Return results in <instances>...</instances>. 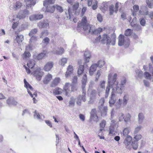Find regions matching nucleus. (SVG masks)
<instances>
[{
  "mask_svg": "<svg viewBox=\"0 0 153 153\" xmlns=\"http://www.w3.org/2000/svg\"><path fill=\"white\" fill-rule=\"evenodd\" d=\"M80 28H82L85 31L88 29V32L92 35L99 34L103 30V29L99 27L96 29L95 26L92 25H90L87 23V20L86 16H84L81 20L78 23L77 29L79 30Z\"/></svg>",
  "mask_w": 153,
  "mask_h": 153,
  "instance_id": "nucleus-1",
  "label": "nucleus"
},
{
  "mask_svg": "<svg viewBox=\"0 0 153 153\" xmlns=\"http://www.w3.org/2000/svg\"><path fill=\"white\" fill-rule=\"evenodd\" d=\"M117 74H115L113 77H111V74H109L108 78L109 80V85L107 86L105 90V97H107L109 95V92L111 88V86H112L116 82L117 79Z\"/></svg>",
  "mask_w": 153,
  "mask_h": 153,
  "instance_id": "nucleus-2",
  "label": "nucleus"
},
{
  "mask_svg": "<svg viewBox=\"0 0 153 153\" xmlns=\"http://www.w3.org/2000/svg\"><path fill=\"white\" fill-rule=\"evenodd\" d=\"M114 89H113V91L111 92V94L110 97L109 103L110 106H112L115 104L116 106L118 108L120 107L122 104V100L119 99L116 102V101L117 99L116 96L114 92Z\"/></svg>",
  "mask_w": 153,
  "mask_h": 153,
  "instance_id": "nucleus-3",
  "label": "nucleus"
},
{
  "mask_svg": "<svg viewBox=\"0 0 153 153\" xmlns=\"http://www.w3.org/2000/svg\"><path fill=\"white\" fill-rule=\"evenodd\" d=\"M77 90V88L76 86L69 82L66 83L63 88V91L66 96H69L71 92L76 91Z\"/></svg>",
  "mask_w": 153,
  "mask_h": 153,
  "instance_id": "nucleus-4",
  "label": "nucleus"
},
{
  "mask_svg": "<svg viewBox=\"0 0 153 153\" xmlns=\"http://www.w3.org/2000/svg\"><path fill=\"white\" fill-rule=\"evenodd\" d=\"M130 43V41L128 38L125 37L122 34H120L118 37V44L119 46L124 45L125 47L129 46Z\"/></svg>",
  "mask_w": 153,
  "mask_h": 153,
  "instance_id": "nucleus-5",
  "label": "nucleus"
},
{
  "mask_svg": "<svg viewBox=\"0 0 153 153\" xmlns=\"http://www.w3.org/2000/svg\"><path fill=\"white\" fill-rule=\"evenodd\" d=\"M101 41L102 44H104L106 43L107 44H109L111 42V40L110 37L108 36L106 34H103L102 37L101 35H99L95 39V42H98Z\"/></svg>",
  "mask_w": 153,
  "mask_h": 153,
  "instance_id": "nucleus-6",
  "label": "nucleus"
},
{
  "mask_svg": "<svg viewBox=\"0 0 153 153\" xmlns=\"http://www.w3.org/2000/svg\"><path fill=\"white\" fill-rule=\"evenodd\" d=\"M24 86L26 88L27 90L28 93L32 97H33V93L35 95V97L37 96V92L35 91L33 88L31 86V85L26 81V79H25L24 80Z\"/></svg>",
  "mask_w": 153,
  "mask_h": 153,
  "instance_id": "nucleus-7",
  "label": "nucleus"
},
{
  "mask_svg": "<svg viewBox=\"0 0 153 153\" xmlns=\"http://www.w3.org/2000/svg\"><path fill=\"white\" fill-rule=\"evenodd\" d=\"M31 73L33 76L35 77L36 79L38 81L41 80L44 75V72L41 71L40 68L39 67H37L35 70Z\"/></svg>",
  "mask_w": 153,
  "mask_h": 153,
  "instance_id": "nucleus-8",
  "label": "nucleus"
},
{
  "mask_svg": "<svg viewBox=\"0 0 153 153\" xmlns=\"http://www.w3.org/2000/svg\"><path fill=\"white\" fill-rule=\"evenodd\" d=\"M126 82V80L125 78H123L121 80L120 83L118 85L117 83L116 88V91L117 93L121 94L122 93L124 88V85Z\"/></svg>",
  "mask_w": 153,
  "mask_h": 153,
  "instance_id": "nucleus-9",
  "label": "nucleus"
},
{
  "mask_svg": "<svg viewBox=\"0 0 153 153\" xmlns=\"http://www.w3.org/2000/svg\"><path fill=\"white\" fill-rule=\"evenodd\" d=\"M35 61L33 59L29 60L27 64V65L28 68H27L25 65H24V67L26 69V71L28 74L31 73V71L29 68L32 69L33 68L35 65Z\"/></svg>",
  "mask_w": 153,
  "mask_h": 153,
  "instance_id": "nucleus-10",
  "label": "nucleus"
},
{
  "mask_svg": "<svg viewBox=\"0 0 153 153\" xmlns=\"http://www.w3.org/2000/svg\"><path fill=\"white\" fill-rule=\"evenodd\" d=\"M105 101L104 99L100 100V103L101 102V104L98 107L99 109L100 110L102 116H105L106 115L108 108L107 106H104Z\"/></svg>",
  "mask_w": 153,
  "mask_h": 153,
  "instance_id": "nucleus-11",
  "label": "nucleus"
},
{
  "mask_svg": "<svg viewBox=\"0 0 153 153\" xmlns=\"http://www.w3.org/2000/svg\"><path fill=\"white\" fill-rule=\"evenodd\" d=\"M97 92L95 90H92L91 92L89 95L90 103H92L96 100L97 98Z\"/></svg>",
  "mask_w": 153,
  "mask_h": 153,
  "instance_id": "nucleus-12",
  "label": "nucleus"
},
{
  "mask_svg": "<svg viewBox=\"0 0 153 153\" xmlns=\"http://www.w3.org/2000/svg\"><path fill=\"white\" fill-rule=\"evenodd\" d=\"M119 3L117 2L115 5V7L113 5H111L109 7V13L110 15H112L115 13H117L118 10Z\"/></svg>",
  "mask_w": 153,
  "mask_h": 153,
  "instance_id": "nucleus-13",
  "label": "nucleus"
},
{
  "mask_svg": "<svg viewBox=\"0 0 153 153\" xmlns=\"http://www.w3.org/2000/svg\"><path fill=\"white\" fill-rule=\"evenodd\" d=\"M53 65L54 63L53 62H48L44 65L43 70L45 71L48 72L51 70L53 66Z\"/></svg>",
  "mask_w": 153,
  "mask_h": 153,
  "instance_id": "nucleus-14",
  "label": "nucleus"
},
{
  "mask_svg": "<svg viewBox=\"0 0 153 153\" xmlns=\"http://www.w3.org/2000/svg\"><path fill=\"white\" fill-rule=\"evenodd\" d=\"M52 78V75L50 73H48L45 76L43 82L44 84H47L51 81Z\"/></svg>",
  "mask_w": 153,
  "mask_h": 153,
  "instance_id": "nucleus-15",
  "label": "nucleus"
},
{
  "mask_svg": "<svg viewBox=\"0 0 153 153\" xmlns=\"http://www.w3.org/2000/svg\"><path fill=\"white\" fill-rule=\"evenodd\" d=\"M61 79L59 77L55 78L51 82L50 86L51 87H55L60 82Z\"/></svg>",
  "mask_w": 153,
  "mask_h": 153,
  "instance_id": "nucleus-16",
  "label": "nucleus"
},
{
  "mask_svg": "<svg viewBox=\"0 0 153 153\" xmlns=\"http://www.w3.org/2000/svg\"><path fill=\"white\" fill-rule=\"evenodd\" d=\"M73 66L71 65H69L67 69V71L65 74V77H67L70 76L73 73Z\"/></svg>",
  "mask_w": 153,
  "mask_h": 153,
  "instance_id": "nucleus-17",
  "label": "nucleus"
},
{
  "mask_svg": "<svg viewBox=\"0 0 153 153\" xmlns=\"http://www.w3.org/2000/svg\"><path fill=\"white\" fill-rule=\"evenodd\" d=\"M43 17V16L42 14H38L34 15L30 17V19L31 21L34 20H39Z\"/></svg>",
  "mask_w": 153,
  "mask_h": 153,
  "instance_id": "nucleus-18",
  "label": "nucleus"
},
{
  "mask_svg": "<svg viewBox=\"0 0 153 153\" xmlns=\"http://www.w3.org/2000/svg\"><path fill=\"white\" fill-rule=\"evenodd\" d=\"M132 140V137L130 135H128L125 140L124 143L127 146L131 144Z\"/></svg>",
  "mask_w": 153,
  "mask_h": 153,
  "instance_id": "nucleus-19",
  "label": "nucleus"
},
{
  "mask_svg": "<svg viewBox=\"0 0 153 153\" xmlns=\"http://www.w3.org/2000/svg\"><path fill=\"white\" fill-rule=\"evenodd\" d=\"M47 53L46 51H44L38 54L36 57V58L38 60H41L46 56Z\"/></svg>",
  "mask_w": 153,
  "mask_h": 153,
  "instance_id": "nucleus-20",
  "label": "nucleus"
},
{
  "mask_svg": "<svg viewBox=\"0 0 153 153\" xmlns=\"http://www.w3.org/2000/svg\"><path fill=\"white\" fill-rule=\"evenodd\" d=\"M46 11L51 13H53L55 10V6L54 5H48L46 7Z\"/></svg>",
  "mask_w": 153,
  "mask_h": 153,
  "instance_id": "nucleus-21",
  "label": "nucleus"
},
{
  "mask_svg": "<svg viewBox=\"0 0 153 153\" xmlns=\"http://www.w3.org/2000/svg\"><path fill=\"white\" fill-rule=\"evenodd\" d=\"M36 0H24L27 6H34L36 3Z\"/></svg>",
  "mask_w": 153,
  "mask_h": 153,
  "instance_id": "nucleus-22",
  "label": "nucleus"
},
{
  "mask_svg": "<svg viewBox=\"0 0 153 153\" xmlns=\"http://www.w3.org/2000/svg\"><path fill=\"white\" fill-rule=\"evenodd\" d=\"M97 67L96 64H93L91 66L89 71V74L91 75H93L94 72L96 70Z\"/></svg>",
  "mask_w": 153,
  "mask_h": 153,
  "instance_id": "nucleus-23",
  "label": "nucleus"
},
{
  "mask_svg": "<svg viewBox=\"0 0 153 153\" xmlns=\"http://www.w3.org/2000/svg\"><path fill=\"white\" fill-rule=\"evenodd\" d=\"M87 76L86 74H85L82 77V88L83 89H84L86 83L87 82Z\"/></svg>",
  "mask_w": 153,
  "mask_h": 153,
  "instance_id": "nucleus-24",
  "label": "nucleus"
},
{
  "mask_svg": "<svg viewBox=\"0 0 153 153\" xmlns=\"http://www.w3.org/2000/svg\"><path fill=\"white\" fill-rule=\"evenodd\" d=\"M55 2V0H45L43 1V5L45 7L53 4Z\"/></svg>",
  "mask_w": 153,
  "mask_h": 153,
  "instance_id": "nucleus-25",
  "label": "nucleus"
},
{
  "mask_svg": "<svg viewBox=\"0 0 153 153\" xmlns=\"http://www.w3.org/2000/svg\"><path fill=\"white\" fill-rule=\"evenodd\" d=\"M24 39V36L22 35H17L16 38L17 42L19 44L22 43Z\"/></svg>",
  "mask_w": 153,
  "mask_h": 153,
  "instance_id": "nucleus-26",
  "label": "nucleus"
},
{
  "mask_svg": "<svg viewBox=\"0 0 153 153\" xmlns=\"http://www.w3.org/2000/svg\"><path fill=\"white\" fill-rule=\"evenodd\" d=\"M38 26L40 28L49 27V24L48 23L40 22L38 24Z\"/></svg>",
  "mask_w": 153,
  "mask_h": 153,
  "instance_id": "nucleus-27",
  "label": "nucleus"
},
{
  "mask_svg": "<svg viewBox=\"0 0 153 153\" xmlns=\"http://www.w3.org/2000/svg\"><path fill=\"white\" fill-rule=\"evenodd\" d=\"M62 93V89L59 87L56 88L53 91V93L55 95L61 94Z\"/></svg>",
  "mask_w": 153,
  "mask_h": 153,
  "instance_id": "nucleus-28",
  "label": "nucleus"
},
{
  "mask_svg": "<svg viewBox=\"0 0 153 153\" xmlns=\"http://www.w3.org/2000/svg\"><path fill=\"white\" fill-rule=\"evenodd\" d=\"M106 124V121L104 120H102L100 124V129L99 130L100 132L104 130Z\"/></svg>",
  "mask_w": 153,
  "mask_h": 153,
  "instance_id": "nucleus-29",
  "label": "nucleus"
},
{
  "mask_svg": "<svg viewBox=\"0 0 153 153\" xmlns=\"http://www.w3.org/2000/svg\"><path fill=\"white\" fill-rule=\"evenodd\" d=\"M84 56L85 57V62L87 63L89 62L91 57L90 53L88 52H85L84 53Z\"/></svg>",
  "mask_w": 153,
  "mask_h": 153,
  "instance_id": "nucleus-30",
  "label": "nucleus"
},
{
  "mask_svg": "<svg viewBox=\"0 0 153 153\" xmlns=\"http://www.w3.org/2000/svg\"><path fill=\"white\" fill-rule=\"evenodd\" d=\"M22 6V4L20 1H18L16 2L13 5V7L15 10H17L21 8Z\"/></svg>",
  "mask_w": 153,
  "mask_h": 153,
  "instance_id": "nucleus-31",
  "label": "nucleus"
},
{
  "mask_svg": "<svg viewBox=\"0 0 153 153\" xmlns=\"http://www.w3.org/2000/svg\"><path fill=\"white\" fill-rule=\"evenodd\" d=\"M96 110L95 109H93L91 111V118L92 119L95 117H96L97 119L98 118V117L96 114Z\"/></svg>",
  "mask_w": 153,
  "mask_h": 153,
  "instance_id": "nucleus-32",
  "label": "nucleus"
},
{
  "mask_svg": "<svg viewBox=\"0 0 153 153\" xmlns=\"http://www.w3.org/2000/svg\"><path fill=\"white\" fill-rule=\"evenodd\" d=\"M133 32V30H132L128 29L125 31L124 34L126 36H130L132 35Z\"/></svg>",
  "mask_w": 153,
  "mask_h": 153,
  "instance_id": "nucleus-33",
  "label": "nucleus"
},
{
  "mask_svg": "<svg viewBox=\"0 0 153 153\" xmlns=\"http://www.w3.org/2000/svg\"><path fill=\"white\" fill-rule=\"evenodd\" d=\"M68 59L65 58H62L59 62V64L62 66H64L67 62Z\"/></svg>",
  "mask_w": 153,
  "mask_h": 153,
  "instance_id": "nucleus-34",
  "label": "nucleus"
},
{
  "mask_svg": "<svg viewBox=\"0 0 153 153\" xmlns=\"http://www.w3.org/2000/svg\"><path fill=\"white\" fill-rule=\"evenodd\" d=\"M84 67L83 65H80L79 66L77 71L78 75H80L83 73L84 70Z\"/></svg>",
  "mask_w": 153,
  "mask_h": 153,
  "instance_id": "nucleus-35",
  "label": "nucleus"
},
{
  "mask_svg": "<svg viewBox=\"0 0 153 153\" xmlns=\"http://www.w3.org/2000/svg\"><path fill=\"white\" fill-rule=\"evenodd\" d=\"M105 62L104 60H99L97 64H96L97 67L101 68L105 64Z\"/></svg>",
  "mask_w": 153,
  "mask_h": 153,
  "instance_id": "nucleus-36",
  "label": "nucleus"
},
{
  "mask_svg": "<svg viewBox=\"0 0 153 153\" xmlns=\"http://www.w3.org/2000/svg\"><path fill=\"white\" fill-rule=\"evenodd\" d=\"M31 56L30 53L28 51H25L22 55V58L23 59L29 58Z\"/></svg>",
  "mask_w": 153,
  "mask_h": 153,
  "instance_id": "nucleus-37",
  "label": "nucleus"
},
{
  "mask_svg": "<svg viewBox=\"0 0 153 153\" xmlns=\"http://www.w3.org/2000/svg\"><path fill=\"white\" fill-rule=\"evenodd\" d=\"M138 121L139 123H141L144 118L143 114L142 113H140L138 115Z\"/></svg>",
  "mask_w": 153,
  "mask_h": 153,
  "instance_id": "nucleus-38",
  "label": "nucleus"
},
{
  "mask_svg": "<svg viewBox=\"0 0 153 153\" xmlns=\"http://www.w3.org/2000/svg\"><path fill=\"white\" fill-rule=\"evenodd\" d=\"M100 9L103 12H105L107 10V5L106 4H102Z\"/></svg>",
  "mask_w": 153,
  "mask_h": 153,
  "instance_id": "nucleus-39",
  "label": "nucleus"
},
{
  "mask_svg": "<svg viewBox=\"0 0 153 153\" xmlns=\"http://www.w3.org/2000/svg\"><path fill=\"white\" fill-rule=\"evenodd\" d=\"M130 114H128L124 116V120L126 122H128L130 121L131 118Z\"/></svg>",
  "mask_w": 153,
  "mask_h": 153,
  "instance_id": "nucleus-40",
  "label": "nucleus"
},
{
  "mask_svg": "<svg viewBox=\"0 0 153 153\" xmlns=\"http://www.w3.org/2000/svg\"><path fill=\"white\" fill-rule=\"evenodd\" d=\"M86 94L83 93L82 95H80L78 97L79 100H82L83 101L85 102V101Z\"/></svg>",
  "mask_w": 153,
  "mask_h": 153,
  "instance_id": "nucleus-41",
  "label": "nucleus"
},
{
  "mask_svg": "<svg viewBox=\"0 0 153 153\" xmlns=\"http://www.w3.org/2000/svg\"><path fill=\"white\" fill-rule=\"evenodd\" d=\"M130 132V130L128 128H125L123 131V135L124 136H128Z\"/></svg>",
  "mask_w": 153,
  "mask_h": 153,
  "instance_id": "nucleus-42",
  "label": "nucleus"
},
{
  "mask_svg": "<svg viewBox=\"0 0 153 153\" xmlns=\"http://www.w3.org/2000/svg\"><path fill=\"white\" fill-rule=\"evenodd\" d=\"M37 32V30L36 28H34L31 30L29 33L30 36H33V35L35 34Z\"/></svg>",
  "mask_w": 153,
  "mask_h": 153,
  "instance_id": "nucleus-43",
  "label": "nucleus"
},
{
  "mask_svg": "<svg viewBox=\"0 0 153 153\" xmlns=\"http://www.w3.org/2000/svg\"><path fill=\"white\" fill-rule=\"evenodd\" d=\"M132 146L133 149L134 150H136L138 147V145L137 142V141H134L132 142Z\"/></svg>",
  "mask_w": 153,
  "mask_h": 153,
  "instance_id": "nucleus-44",
  "label": "nucleus"
},
{
  "mask_svg": "<svg viewBox=\"0 0 153 153\" xmlns=\"http://www.w3.org/2000/svg\"><path fill=\"white\" fill-rule=\"evenodd\" d=\"M37 40V37L35 36H32L29 40V43L30 44L33 42H35Z\"/></svg>",
  "mask_w": 153,
  "mask_h": 153,
  "instance_id": "nucleus-45",
  "label": "nucleus"
},
{
  "mask_svg": "<svg viewBox=\"0 0 153 153\" xmlns=\"http://www.w3.org/2000/svg\"><path fill=\"white\" fill-rule=\"evenodd\" d=\"M77 76H74L72 80L71 85H74L76 84L77 82Z\"/></svg>",
  "mask_w": 153,
  "mask_h": 153,
  "instance_id": "nucleus-46",
  "label": "nucleus"
},
{
  "mask_svg": "<svg viewBox=\"0 0 153 153\" xmlns=\"http://www.w3.org/2000/svg\"><path fill=\"white\" fill-rule=\"evenodd\" d=\"M64 52V49L62 48H60L59 50L56 51V53L57 54H62Z\"/></svg>",
  "mask_w": 153,
  "mask_h": 153,
  "instance_id": "nucleus-47",
  "label": "nucleus"
},
{
  "mask_svg": "<svg viewBox=\"0 0 153 153\" xmlns=\"http://www.w3.org/2000/svg\"><path fill=\"white\" fill-rule=\"evenodd\" d=\"M41 36L40 37V38H42L43 36H47L48 35V30H45L41 33Z\"/></svg>",
  "mask_w": 153,
  "mask_h": 153,
  "instance_id": "nucleus-48",
  "label": "nucleus"
},
{
  "mask_svg": "<svg viewBox=\"0 0 153 153\" xmlns=\"http://www.w3.org/2000/svg\"><path fill=\"white\" fill-rule=\"evenodd\" d=\"M50 40V39L48 37H46L43 40L42 42L47 45L49 43Z\"/></svg>",
  "mask_w": 153,
  "mask_h": 153,
  "instance_id": "nucleus-49",
  "label": "nucleus"
},
{
  "mask_svg": "<svg viewBox=\"0 0 153 153\" xmlns=\"http://www.w3.org/2000/svg\"><path fill=\"white\" fill-rule=\"evenodd\" d=\"M79 3L77 2L74 4L73 6V9L74 11L76 10L79 7Z\"/></svg>",
  "mask_w": 153,
  "mask_h": 153,
  "instance_id": "nucleus-50",
  "label": "nucleus"
},
{
  "mask_svg": "<svg viewBox=\"0 0 153 153\" xmlns=\"http://www.w3.org/2000/svg\"><path fill=\"white\" fill-rule=\"evenodd\" d=\"M101 72L99 70L97 71L96 76V81H97L98 80V79L101 75Z\"/></svg>",
  "mask_w": 153,
  "mask_h": 153,
  "instance_id": "nucleus-51",
  "label": "nucleus"
},
{
  "mask_svg": "<svg viewBox=\"0 0 153 153\" xmlns=\"http://www.w3.org/2000/svg\"><path fill=\"white\" fill-rule=\"evenodd\" d=\"M124 114L122 113L119 114V120L120 121H123L124 120Z\"/></svg>",
  "mask_w": 153,
  "mask_h": 153,
  "instance_id": "nucleus-52",
  "label": "nucleus"
},
{
  "mask_svg": "<svg viewBox=\"0 0 153 153\" xmlns=\"http://www.w3.org/2000/svg\"><path fill=\"white\" fill-rule=\"evenodd\" d=\"M13 97H9L7 100V102L9 105H11L13 102Z\"/></svg>",
  "mask_w": 153,
  "mask_h": 153,
  "instance_id": "nucleus-53",
  "label": "nucleus"
},
{
  "mask_svg": "<svg viewBox=\"0 0 153 153\" xmlns=\"http://www.w3.org/2000/svg\"><path fill=\"white\" fill-rule=\"evenodd\" d=\"M19 24V22H14L12 26V28L13 29H15L18 26Z\"/></svg>",
  "mask_w": 153,
  "mask_h": 153,
  "instance_id": "nucleus-54",
  "label": "nucleus"
},
{
  "mask_svg": "<svg viewBox=\"0 0 153 153\" xmlns=\"http://www.w3.org/2000/svg\"><path fill=\"white\" fill-rule=\"evenodd\" d=\"M34 117H36L38 119H41V117H40V114L36 111H34Z\"/></svg>",
  "mask_w": 153,
  "mask_h": 153,
  "instance_id": "nucleus-55",
  "label": "nucleus"
},
{
  "mask_svg": "<svg viewBox=\"0 0 153 153\" xmlns=\"http://www.w3.org/2000/svg\"><path fill=\"white\" fill-rule=\"evenodd\" d=\"M146 3L149 7L152 8L153 6V5L151 3L150 0H146Z\"/></svg>",
  "mask_w": 153,
  "mask_h": 153,
  "instance_id": "nucleus-56",
  "label": "nucleus"
},
{
  "mask_svg": "<svg viewBox=\"0 0 153 153\" xmlns=\"http://www.w3.org/2000/svg\"><path fill=\"white\" fill-rule=\"evenodd\" d=\"M55 8L60 12H62L63 11L62 7L56 5L55 6Z\"/></svg>",
  "mask_w": 153,
  "mask_h": 153,
  "instance_id": "nucleus-57",
  "label": "nucleus"
},
{
  "mask_svg": "<svg viewBox=\"0 0 153 153\" xmlns=\"http://www.w3.org/2000/svg\"><path fill=\"white\" fill-rule=\"evenodd\" d=\"M142 136L140 134H137L134 137V139L136 140L137 141L140 139L141 138Z\"/></svg>",
  "mask_w": 153,
  "mask_h": 153,
  "instance_id": "nucleus-58",
  "label": "nucleus"
},
{
  "mask_svg": "<svg viewBox=\"0 0 153 153\" xmlns=\"http://www.w3.org/2000/svg\"><path fill=\"white\" fill-rule=\"evenodd\" d=\"M97 19L100 22H102V17L100 14H98L97 15Z\"/></svg>",
  "mask_w": 153,
  "mask_h": 153,
  "instance_id": "nucleus-59",
  "label": "nucleus"
},
{
  "mask_svg": "<svg viewBox=\"0 0 153 153\" xmlns=\"http://www.w3.org/2000/svg\"><path fill=\"white\" fill-rule=\"evenodd\" d=\"M144 75L145 76V78L147 79L149 78L151 76V75L148 72H146L144 73Z\"/></svg>",
  "mask_w": 153,
  "mask_h": 153,
  "instance_id": "nucleus-60",
  "label": "nucleus"
},
{
  "mask_svg": "<svg viewBox=\"0 0 153 153\" xmlns=\"http://www.w3.org/2000/svg\"><path fill=\"white\" fill-rule=\"evenodd\" d=\"M134 10L135 12H137L139 10V7L138 5H135L133 7Z\"/></svg>",
  "mask_w": 153,
  "mask_h": 153,
  "instance_id": "nucleus-61",
  "label": "nucleus"
},
{
  "mask_svg": "<svg viewBox=\"0 0 153 153\" xmlns=\"http://www.w3.org/2000/svg\"><path fill=\"white\" fill-rule=\"evenodd\" d=\"M140 23L143 26H145L146 24V21L143 18L142 19L140 20Z\"/></svg>",
  "mask_w": 153,
  "mask_h": 153,
  "instance_id": "nucleus-62",
  "label": "nucleus"
},
{
  "mask_svg": "<svg viewBox=\"0 0 153 153\" xmlns=\"http://www.w3.org/2000/svg\"><path fill=\"white\" fill-rule=\"evenodd\" d=\"M74 103L75 101L74 99L71 100L69 102V105L70 106H74Z\"/></svg>",
  "mask_w": 153,
  "mask_h": 153,
  "instance_id": "nucleus-63",
  "label": "nucleus"
},
{
  "mask_svg": "<svg viewBox=\"0 0 153 153\" xmlns=\"http://www.w3.org/2000/svg\"><path fill=\"white\" fill-rule=\"evenodd\" d=\"M105 82L104 81H102L100 82L101 88H104L105 87Z\"/></svg>",
  "mask_w": 153,
  "mask_h": 153,
  "instance_id": "nucleus-64",
  "label": "nucleus"
}]
</instances>
